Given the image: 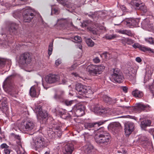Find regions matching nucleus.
Here are the masks:
<instances>
[{
    "instance_id": "a19ab883",
    "label": "nucleus",
    "mask_w": 154,
    "mask_h": 154,
    "mask_svg": "<svg viewBox=\"0 0 154 154\" xmlns=\"http://www.w3.org/2000/svg\"><path fill=\"white\" fill-rule=\"evenodd\" d=\"M74 40L76 41V42L79 43L82 42V40L81 37L78 36H76L74 37Z\"/></svg>"
},
{
    "instance_id": "c9c22d12",
    "label": "nucleus",
    "mask_w": 154,
    "mask_h": 154,
    "mask_svg": "<svg viewBox=\"0 0 154 154\" xmlns=\"http://www.w3.org/2000/svg\"><path fill=\"white\" fill-rule=\"evenodd\" d=\"M123 108H125L126 109H129L130 110H131L132 112H138L137 106H135L130 107L129 106H122Z\"/></svg>"
},
{
    "instance_id": "f3484780",
    "label": "nucleus",
    "mask_w": 154,
    "mask_h": 154,
    "mask_svg": "<svg viewBox=\"0 0 154 154\" xmlns=\"http://www.w3.org/2000/svg\"><path fill=\"white\" fill-rule=\"evenodd\" d=\"M72 109L78 117H81L85 114V107L83 105H75Z\"/></svg>"
},
{
    "instance_id": "b1692460",
    "label": "nucleus",
    "mask_w": 154,
    "mask_h": 154,
    "mask_svg": "<svg viewBox=\"0 0 154 154\" xmlns=\"http://www.w3.org/2000/svg\"><path fill=\"white\" fill-rule=\"evenodd\" d=\"M134 5L136 6L135 9L139 10L143 13H145L147 11L146 7L143 3H139L137 1L134 3Z\"/></svg>"
},
{
    "instance_id": "bf43d9fd",
    "label": "nucleus",
    "mask_w": 154,
    "mask_h": 154,
    "mask_svg": "<svg viewBox=\"0 0 154 154\" xmlns=\"http://www.w3.org/2000/svg\"><path fill=\"white\" fill-rule=\"evenodd\" d=\"M61 63V61L59 60H56L55 62V64L57 66H58Z\"/></svg>"
},
{
    "instance_id": "1a4fd4ad",
    "label": "nucleus",
    "mask_w": 154,
    "mask_h": 154,
    "mask_svg": "<svg viewBox=\"0 0 154 154\" xmlns=\"http://www.w3.org/2000/svg\"><path fill=\"white\" fill-rule=\"evenodd\" d=\"M111 80L114 82L120 83L122 82L124 79L121 71L117 68L112 69L111 70Z\"/></svg>"
},
{
    "instance_id": "69168bd1",
    "label": "nucleus",
    "mask_w": 154,
    "mask_h": 154,
    "mask_svg": "<svg viewBox=\"0 0 154 154\" xmlns=\"http://www.w3.org/2000/svg\"><path fill=\"white\" fill-rule=\"evenodd\" d=\"M20 140V139L16 140V142L18 145L21 146V143Z\"/></svg>"
},
{
    "instance_id": "c85d7f7f",
    "label": "nucleus",
    "mask_w": 154,
    "mask_h": 154,
    "mask_svg": "<svg viewBox=\"0 0 154 154\" xmlns=\"http://www.w3.org/2000/svg\"><path fill=\"white\" fill-rule=\"evenodd\" d=\"M151 121L150 120H144L141 122V126L143 129L145 130L146 128L151 126Z\"/></svg>"
},
{
    "instance_id": "bb28decb",
    "label": "nucleus",
    "mask_w": 154,
    "mask_h": 154,
    "mask_svg": "<svg viewBox=\"0 0 154 154\" xmlns=\"http://www.w3.org/2000/svg\"><path fill=\"white\" fill-rule=\"evenodd\" d=\"M132 94L136 98H140L143 97V94L142 91L136 89L132 91Z\"/></svg>"
},
{
    "instance_id": "e433bc0d",
    "label": "nucleus",
    "mask_w": 154,
    "mask_h": 154,
    "mask_svg": "<svg viewBox=\"0 0 154 154\" xmlns=\"http://www.w3.org/2000/svg\"><path fill=\"white\" fill-rule=\"evenodd\" d=\"M86 42L88 46L92 47L94 45V42L90 38L86 39Z\"/></svg>"
},
{
    "instance_id": "49530a36",
    "label": "nucleus",
    "mask_w": 154,
    "mask_h": 154,
    "mask_svg": "<svg viewBox=\"0 0 154 154\" xmlns=\"http://www.w3.org/2000/svg\"><path fill=\"white\" fill-rule=\"evenodd\" d=\"M93 62L96 63H99L100 61V59L98 57H96L93 59Z\"/></svg>"
},
{
    "instance_id": "680f3d73",
    "label": "nucleus",
    "mask_w": 154,
    "mask_h": 154,
    "mask_svg": "<svg viewBox=\"0 0 154 154\" xmlns=\"http://www.w3.org/2000/svg\"><path fill=\"white\" fill-rule=\"evenodd\" d=\"M124 21L121 20H120L119 21V22H118V23H114V25L115 26H116V25H120L121 23H122V22H123V23H124Z\"/></svg>"
},
{
    "instance_id": "dca6fc26",
    "label": "nucleus",
    "mask_w": 154,
    "mask_h": 154,
    "mask_svg": "<svg viewBox=\"0 0 154 154\" xmlns=\"http://www.w3.org/2000/svg\"><path fill=\"white\" fill-rule=\"evenodd\" d=\"M75 89L80 95L86 94L88 91H90L89 88L81 83H78L76 84Z\"/></svg>"
},
{
    "instance_id": "f03ea898",
    "label": "nucleus",
    "mask_w": 154,
    "mask_h": 154,
    "mask_svg": "<svg viewBox=\"0 0 154 154\" xmlns=\"http://www.w3.org/2000/svg\"><path fill=\"white\" fill-rule=\"evenodd\" d=\"M47 131L48 135L51 139L60 138L62 134L60 127L53 122L49 124Z\"/></svg>"
},
{
    "instance_id": "c03bdc74",
    "label": "nucleus",
    "mask_w": 154,
    "mask_h": 154,
    "mask_svg": "<svg viewBox=\"0 0 154 154\" xmlns=\"http://www.w3.org/2000/svg\"><path fill=\"white\" fill-rule=\"evenodd\" d=\"M0 148L2 149H5L7 148H10V147L6 143H3L1 145Z\"/></svg>"
},
{
    "instance_id": "052dcab7",
    "label": "nucleus",
    "mask_w": 154,
    "mask_h": 154,
    "mask_svg": "<svg viewBox=\"0 0 154 154\" xmlns=\"http://www.w3.org/2000/svg\"><path fill=\"white\" fill-rule=\"evenodd\" d=\"M135 60L138 63H140L142 61L141 59L139 57H137L136 58Z\"/></svg>"
},
{
    "instance_id": "3c124183",
    "label": "nucleus",
    "mask_w": 154,
    "mask_h": 154,
    "mask_svg": "<svg viewBox=\"0 0 154 154\" xmlns=\"http://www.w3.org/2000/svg\"><path fill=\"white\" fill-rule=\"evenodd\" d=\"M4 151L5 154H10L11 152L9 148H7L4 149Z\"/></svg>"
},
{
    "instance_id": "603ef678",
    "label": "nucleus",
    "mask_w": 154,
    "mask_h": 154,
    "mask_svg": "<svg viewBox=\"0 0 154 154\" xmlns=\"http://www.w3.org/2000/svg\"><path fill=\"white\" fill-rule=\"evenodd\" d=\"M132 46L135 48H139L140 45L138 43H135L132 45Z\"/></svg>"
},
{
    "instance_id": "393cba45",
    "label": "nucleus",
    "mask_w": 154,
    "mask_h": 154,
    "mask_svg": "<svg viewBox=\"0 0 154 154\" xmlns=\"http://www.w3.org/2000/svg\"><path fill=\"white\" fill-rule=\"evenodd\" d=\"M0 109L3 113L6 112L8 110V106L5 98L0 101Z\"/></svg>"
},
{
    "instance_id": "de8ad7c7",
    "label": "nucleus",
    "mask_w": 154,
    "mask_h": 154,
    "mask_svg": "<svg viewBox=\"0 0 154 154\" xmlns=\"http://www.w3.org/2000/svg\"><path fill=\"white\" fill-rule=\"evenodd\" d=\"M134 41L131 39L128 38L127 40V42L128 44L130 45H131L134 43Z\"/></svg>"
},
{
    "instance_id": "4c0bfd02",
    "label": "nucleus",
    "mask_w": 154,
    "mask_h": 154,
    "mask_svg": "<svg viewBox=\"0 0 154 154\" xmlns=\"http://www.w3.org/2000/svg\"><path fill=\"white\" fill-rule=\"evenodd\" d=\"M51 14L52 15L53 14L56 15L60 13L59 9L58 8H54L52 7L51 8Z\"/></svg>"
},
{
    "instance_id": "6ab92c4d",
    "label": "nucleus",
    "mask_w": 154,
    "mask_h": 154,
    "mask_svg": "<svg viewBox=\"0 0 154 154\" xmlns=\"http://www.w3.org/2000/svg\"><path fill=\"white\" fill-rule=\"evenodd\" d=\"M74 149L73 144L68 143L64 146L63 151L64 154H72Z\"/></svg>"
},
{
    "instance_id": "338daca9",
    "label": "nucleus",
    "mask_w": 154,
    "mask_h": 154,
    "mask_svg": "<svg viewBox=\"0 0 154 154\" xmlns=\"http://www.w3.org/2000/svg\"><path fill=\"white\" fill-rule=\"evenodd\" d=\"M14 137L16 139V140L20 139V137L19 135H15Z\"/></svg>"
},
{
    "instance_id": "8fccbe9b",
    "label": "nucleus",
    "mask_w": 154,
    "mask_h": 154,
    "mask_svg": "<svg viewBox=\"0 0 154 154\" xmlns=\"http://www.w3.org/2000/svg\"><path fill=\"white\" fill-rule=\"evenodd\" d=\"M88 14V16L92 18H94L95 17V13H93V12H90Z\"/></svg>"
},
{
    "instance_id": "ddd939ff",
    "label": "nucleus",
    "mask_w": 154,
    "mask_h": 154,
    "mask_svg": "<svg viewBox=\"0 0 154 154\" xmlns=\"http://www.w3.org/2000/svg\"><path fill=\"white\" fill-rule=\"evenodd\" d=\"M134 124L131 122H128L125 124V135L129 136L134 130Z\"/></svg>"
},
{
    "instance_id": "f8f14e48",
    "label": "nucleus",
    "mask_w": 154,
    "mask_h": 154,
    "mask_svg": "<svg viewBox=\"0 0 154 154\" xmlns=\"http://www.w3.org/2000/svg\"><path fill=\"white\" fill-rule=\"evenodd\" d=\"M31 61V57L28 53H24L20 55L18 60L20 65H24L29 63Z\"/></svg>"
},
{
    "instance_id": "7c9ffc66",
    "label": "nucleus",
    "mask_w": 154,
    "mask_h": 154,
    "mask_svg": "<svg viewBox=\"0 0 154 154\" xmlns=\"http://www.w3.org/2000/svg\"><path fill=\"white\" fill-rule=\"evenodd\" d=\"M137 106L138 112H140L142 111H143L149 106L148 105H145L141 103H137Z\"/></svg>"
},
{
    "instance_id": "4be33fe9",
    "label": "nucleus",
    "mask_w": 154,
    "mask_h": 154,
    "mask_svg": "<svg viewBox=\"0 0 154 154\" xmlns=\"http://www.w3.org/2000/svg\"><path fill=\"white\" fill-rule=\"evenodd\" d=\"M84 149L85 153L86 154H94L96 151L94 146L89 143L84 146Z\"/></svg>"
},
{
    "instance_id": "13d9d810",
    "label": "nucleus",
    "mask_w": 154,
    "mask_h": 154,
    "mask_svg": "<svg viewBox=\"0 0 154 154\" xmlns=\"http://www.w3.org/2000/svg\"><path fill=\"white\" fill-rule=\"evenodd\" d=\"M125 34L128 35V36H131V35L132 34L131 32V31L126 30Z\"/></svg>"
},
{
    "instance_id": "cd10ccee",
    "label": "nucleus",
    "mask_w": 154,
    "mask_h": 154,
    "mask_svg": "<svg viewBox=\"0 0 154 154\" xmlns=\"http://www.w3.org/2000/svg\"><path fill=\"white\" fill-rule=\"evenodd\" d=\"M103 100L104 102L109 104L112 103H115L117 100V99H112L111 98L106 95H104L103 96Z\"/></svg>"
},
{
    "instance_id": "774afa93",
    "label": "nucleus",
    "mask_w": 154,
    "mask_h": 154,
    "mask_svg": "<svg viewBox=\"0 0 154 154\" xmlns=\"http://www.w3.org/2000/svg\"><path fill=\"white\" fill-rule=\"evenodd\" d=\"M126 32V30H121L119 31L120 33L122 34H125Z\"/></svg>"
},
{
    "instance_id": "412c9836",
    "label": "nucleus",
    "mask_w": 154,
    "mask_h": 154,
    "mask_svg": "<svg viewBox=\"0 0 154 154\" xmlns=\"http://www.w3.org/2000/svg\"><path fill=\"white\" fill-rule=\"evenodd\" d=\"M108 128L109 130L117 132L121 129V127L119 122H114L109 124L108 126Z\"/></svg>"
},
{
    "instance_id": "c756f323",
    "label": "nucleus",
    "mask_w": 154,
    "mask_h": 154,
    "mask_svg": "<svg viewBox=\"0 0 154 154\" xmlns=\"http://www.w3.org/2000/svg\"><path fill=\"white\" fill-rule=\"evenodd\" d=\"M54 112L56 114H58L61 117L64 119H66V117L67 116H64L66 114V112L64 111L61 110L60 109H58V108H55L54 109Z\"/></svg>"
},
{
    "instance_id": "f704fd0d",
    "label": "nucleus",
    "mask_w": 154,
    "mask_h": 154,
    "mask_svg": "<svg viewBox=\"0 0 154 154\" xmlns=\"http://www.w3.org/2000/svg\"><path fill=\"white\" fill-rule=\"evenodd\" d=\"M29 93L32 97H35L36 95V90L34 87H32L30 89Z\"/></svg>"
},
{
    "instance_id": "0e129e2a",
    "label": "nucleus",
    "mask_w": 154,
    "mask_h": 154,
    "mask_svg": "<svg viewBox=\"0 0 154 154\" xmlns=\"http://www.w3.org/2000/svg\"><path fill=\"white\" fill-rule=\"evenodd\" d=\"M72 75H74L75 77H80V76L77 73L75 72H72Z\"/></svg>"
},
{
    "instance_id": "473e14b6",
    "label": "nucleus",
    "mask_w": 154,
    "mask_h": 154,
    "mask_svg": "<svg viewBox=\"0 0 154 154\" xmlns=\"http://www.w3.org/2000/svg\"><path fill=\"white\" fill-rule=\"evenodd\" d=\"M92 23V22L91 20H85L82 23L81 26L83 27H85L89 26Z\"/></svg>"
},
{
    "instance_id": "9d476101",
    "label": "nucleus",
    "mask_w": 154,
    "mask_h": 154,
    "mask_svg": "<svg viewBox=\"0 0 154 154\" xmlns=\"http://www.w3.org/2000/svg\"><path fill=\"white\" fill-rule=\"evenodd\" d=\"M105 68L102 64L98 66L91 64L87 66V70L90 75H95L101 74Z\"/></svg>"
},
{
    "instance_id": "72a5a7b5",
    "label": "nucleus",
    "mask_w": 154,
    "mask_h": 154,
    "mask_svg": "<svg viewBox=\"0 0 154 154\" xmlns=\"http://www.w3.org/2000/svg\"><path fill=\"white\" fill-rule=\"evenodd\" d=\"M21 12L19 10L14 11L13 13V17L15 18H19L21 17Z\"/></svg>"
},
{
    "instance_id": "09e8293b",
    "label": "nucleus",
    "mask_w": 154,
    "mask_h": 154,
    "mask_svg": "<svg viewBox=\"0 0 154 154\" xmlns=\"http://www.w3.org/2000/svg\"><path fill=\"white\" fill-rule=\"evenodd\" d=\"M121 88L125 93L128 92V88L126 86H122Z\"/></svg>"
},
{
    "instance_id": "f257e3e1",
    "label": "nucleus",
    "mask_w": 154,
    "mask_h": 154,
    "mask_svg": "<svg viewBox=\"0 0 154 154\" xmlns=\"http://www.w3.org/2000/svg\"><path fill=\"white\" fill-rule=\"evenodd\" d=\"M97 131V133L94 137L95 141L100 146L103 148L107 147L111 141L110 135L104 131L103 128H100Z\"/></svg>"
},
{
    "instance_id": "39448f33",
    "label": "nucleus",
    "mask_w": 154,
    "mask_h": 154,
    "mask_svg": "<svg viewBox=\"0 0 154 154\" xmlns=\"http://www.w3.org/2000/svg\"><path fill=\"white\" fill-rule=\"evenodd\" d=\"M32 145L35 150H37L40 148H43L47 146L45 140L42 136H37L32 138Z\"/></svg>"
},
{
    "instance_id": "a211bd4d",
    "label": "nucleus",
    "mask_w": 154,
    "mask_h": 154,
    "mask_svg": "<svg viewBox=\"0 0 154 154\" xmlns=\"http://www.w3.org/2000/svg\"><path fill=\"white\" fill-rule=\"evenodd\" d=\"M138 20L137 19L130 18L124 20V23L127 26L130 28L133 27H137L138 24Z\"/></svg>"
},
{
    "instance_id": "2eb2a0df",
    "label": "nucleus",
    "mask_w": 154,
    "mask_h": 154,
    "mask_svg": "<svg viewBox=\"0 0 154 154\" xmlns=\"http://www.w3.org/2000/svg\"><path fill=\"white\" fill-rule=\"evenodd\" d=\"M60 80V77L58 75L50 74L45 76V80L46 82L49 84L54 83Z\"/></svg>"
},
{
    "instance_id": "9b49d317",
    "label": "nucleus",
    "mask_w": 154,
    "mask_h": 154,
    "mask_svg": "<svg viewBox=\"0 0 154 154\" xmlns=\"http://www.w3.org/2000/svg\"><path fill=\"white\" fill-rule=\"evenodd\" d=\"M22 15L25 22H29L35 16L34 11L29 7L23 9Z\"/></svg>"
},
{
    "instance_id": "864d4df0",
    "label": "nucleus",
    "mask_w": 154,
    "mask_h": 154,
    "mask_svg": "<svg viewBox=\"0 0 154 154\" xmlns=\"http://www.w3.org/2000/svg\"><path fill=\"white\" fill-rule=\"evenodd\" d=\"M68 82V79L66 78H64L62 79V84H66L67 82Z\"/></svg>"
},
{
    "instance_id": "6e6d98bb",
    "label": "nucleus",
    "mask_w": 154,
    "mask_h": 154,
    "mask_svg": "<svg viewBox=\"0 0 154 154\" xmlns=\"http://www.w3.org/2000/svg\"><path fill=\"white\" fill-rule=\"evenodd\" d=\"M17 153L18 154H26V153L24 151H20V150H17Z\"/></svg>"
},
{
    "instance_id": "4d7b16f0",
    "label": "nucleus",
    "mask_w": 154,
    "mask_h": 154,
    "mask_svg": "<svg viewBox=\"0 0 154 154\" xmlns=\"http://www.w3.org/2000/svg\"><path fill=\"white\" fill-rule=\"evenodd\" d=\"M120 8L122 11H125L126 9V8L124 5H120Z\"/></svg>"
},
{
    "instance_id": "5701e85b",
    "label": "nucleus",
    "mask_w": 154,
    "mask_h": 154,
    "mask_svg": "<svg viewBox=\"0 0 154 154\" xmlns=\"http://www.w3.org/2000/svg\"><path fill=\"white\" fill-rule=\"evenodd\" d=\"M122 112L120 111L119 109H114L111 111L109 113H108V111L107 114L109 115L107 116H110L112 117V118L109 119V120L120 118L122 117V116H119L122 114Z\"/></svg>"
},
{
    "instance_id": "a18cd8bd",
    "label": "nucleus",
    "mask_w": 154,
    "mask_h": 154,
    "mask_svg": "<svg viewBox=\"0 0 154 154\" xmlns=\"http://www.w3.org/2000/svg\"><path fill=\"white\" fill-rule=\"evenodd\" d=\"M15 127H13V129L15 130V131H21L20 130H18V128H20V125H19V124L16 123L15 125H14Z\"/></svg>"
},
{
    "instance_id": "a878e982",
    "label": "nucleus",
    "mask_w": 154,
    "mask_h": 154,
    "mask_svg": "<svg viewBox=\"0 0 154 154\" xmlns=\"http://www.w3.org/2000/svg\"><path fill=\"white\" fill-rule=\"evenodd\" d=\"M11 62V61L10 60L0 57V71L3 70V68L6 64H9Z\"/></svg>"
},
{
    "instance_id": "aec40b11",
    "label": "nucleus",
    "mask_w": 154,
    "mask_h": 154,
    "mask_svg": "<svg viewBox=\"0 0 154 154\" xmlns=\"http://www.w3.org/2000/svg\"><path fill=\"white\" fill-rule=\"evenodd\" d=\"M105 122L100 121L93 123H85L84 124V126L85 128L90 130L91 128L99 126L104 124Z\"/></svg>"
},
{
    "instance_id": "79ce46f5",
    "label": "nucleus",
    "mask_w": 154,
    "mask_h": 154,
    "mask_svg": "<svg viewBox=\"0 0 154 154\" xmlns=\"http://www.w3.org/2000/svg\"><path fill=\"white\" fill-rule=\"evenodd\" d=\"M116 35H107L106 36V39L109 40L113 39L114 38H116Z\"/></svg>"
},
{
    "instance_id": "2f4dec72",
    "label": "nucleus",
    "mask_w": 154,
    "mask_h": 154,
    "mask_svg": "<svg viewBox=\"0 0 154 154\" xmlns=\"http://www.w3.org/2000/svg\"><path fill=\"white\" fill-rule=\"evenodd\" d=\"M59 3L67 8L71 7V3L66 0H57Z\"/></svg>"
},
{
    "instance_id": "0eeeda50",
    "label": "nucleus",
    "mask_w": 154,
    "mask_h": 154,
    "mask_svg": "<svg viewBox=\"0 0 154 154\" xmlns=\"http://www.w3.org/2000/svg\"><path fill=\"white\" fill-rule=\"evenodd\" d=\"M34 111L37 113V117L40 123L46 124L48 122V114L46 112L42 111V107L40 105L36 106Z\"/></svg>"
},
{
    "instance_id": "423d86ee",
    "label": "nucleus",
    "mask_w": 154,
    "mask_h": 154,
    "mask_svg": "<svg viewBox=\"0 0 154 154\" xmlns=\"http://www.w3.org/2000/svg\"><path fill=\"white\" fill-rule=\"evenodd\" d=\"M14 76V75H11L7 77L4 82V85L13 94H17L18 92V86L13 82V79Z\"/></svg>"
},
{
    "instance_id": "37998d69",
    "label": "nucleus",
    "mask_w": 154,
    "mask_h": 154,
    "mask_svg": "<svg viewBox=\"0 0 154 154\" xmlns=\"http://www.w3.org/2000/svg\"><path fill=\"white\" fill-rule=\"evenodd\" d=\"M145 40L150 44H153L154 43V41L152 37H149L145 39Z\"/></svg>"
},
{
    "instance_id": "5fc2aeb1",
    "label": "nucleus",
    "mask_w": 154,
    "mask_h": 154,
    "mask_svg": "<svg viewBox=\"0 0 154 154\" xmlns=\"http://www.w3.org/2000/svg\"><path fill=\"white\" fill-rule=\"evenodd\" d=\"M108 53L107 52H105L103 54H101L100 55V56L101 57H104L105 58H106L107 57V54Z\"/></svg>"
},
{
    "instance_id": "e2e57ef3",
    "label": "nucleus",
    "mask_w": 154,
    "mask_h": 154,
    "mask_svg": "<svg viewBox=\"0 0 154 154\" xmlns=\"http://www.w3.org/2000/svg\"><path fill=\"white\" fill-rule=\"evenodd\" d=\"M76 67V65L75 64H73L71 66V67L70 68V70H72L74 69Z\"/></svg>"
},
{
    "instance_id": "58836bf2",
    "label": "nucleus",
    "mask_w": 154,
    "mask_h": 154,
    "mask_svg": "<svg viewBox=\"0 0 154 154\" xmlns=\"http://www.w3.org/2000/svg\"><path fill=\"white\" fill-rule=\"evenodd\" d=\"M139 48L141 51L144 52L150 51L152 53L153 52V51L152 49H150V48H146L145 47H143L140 45Z\"/></svg>"
},
{
    "instance_id": "20e7f679",
    "label": "nucleus",
    "mask_w": 154,
    "mask_h": 154,
    "mask_svg": "<svg viewBox=\"0 0 154 154\" xmlns=\"http://www.w3.org/2000/svg\"><path fill=\"white\" fill-rule=\"evenodd\" d=\"M64 91L60 90L54 94V98L56 100L67 106H71L75 103V101L74 100H69V99H64Z\"/></svg>"
},
{
    "instance_id": "ea45409f",
    "label": "nucleus",
    "mask_w": 154,
    "mask_h": 154,
    "mask_svg": "<svg viewBox=\"0 0 154 154\" xmlns=\"http://www.w3.org/2000/svg\"><path fill=\"white\" fill-rule=\"evenodd\" d=\"M53 49V42H52L50 43L49 45V48L48 50V54L50 56L52 52V51Z\"/></svg>"
},
{
    "instance_id": "6e6552de",
    "label": "nucleus",
    "mask_w": 154,
    "mask_h": 154,
    "mask_svg": "<svg viewBox=\"0 0 154 154\" xmlns=\"http://www.w3.org/2000/svg\"><path fill=\"white\" fill-rule=\"evenodd\" d=\"M34 122L31 120L27 119L23 121L20 124V127L18 128V130H20L24 133H26L27 131H31L35 128Z\"/></svg>"
},
{
    "instance_id": "7ed1b4c3",
    "label": "nucleus",
    "mask_w": 154,
    "mask_h": 154,
    "mask_svg": "<svg viewBox=\"0 0 154 154\" xmlns=\"http://www.w3.org/2000/svg\"><path fill=\"white\" fill-rule=\"evenodd\" d=\"M18 25L14 23H10L9 26V32L11 34L10 36V35H6L5 34L2 33L1 34L2 35H6V38L5 39V41L3 42L2 45L4 47H6L8 45H9V44L10 43L11 38L12 39L11 36L12 35H16L19 32Z\"/></svg>"
},
{
    "instance_id": "4468645a",
    "label": "nucleus",
    "mask_w": 154,
    "mask_h": 154,
    "mask_svg": "<svg viewBox=\"0 0 154 154\" xmlns=\"http://www.w3.org/2000/svg\"><path fill=\"white\" fill-rule=\"evenodd\" d=\"M94 110L95 112L98 115H101L105 117L108 116V110H106L103 107L99 105H97L94 107Z\"/></svg>"
}]
</instances>
